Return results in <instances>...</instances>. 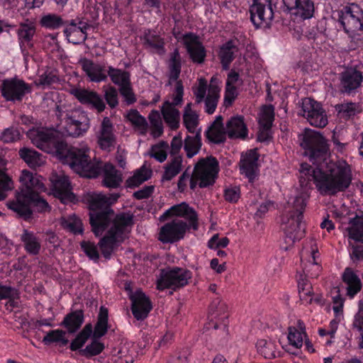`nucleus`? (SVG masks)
<instances>
[{"mask_svg":"<svg viewBox=\"0 0 363 363\" xmlns=\"http://www.w3.org/2000/svg\"><path fill=\"white\" fill-rule=\"evenodd\" d=\"M300 145L303 155L318 167L314 168L307 163L301 164L299 182L302 187H307L313 182L321 195L334 196L345 191L352 182L351 169L345 162H326L323 169L322 162L327 159L328 145L325 138L318 132L306 128L299 135Z\"/></svg>","mask_w":363,"mask_h":363,"instance_id":"obj_1","label":"nucleus"},{"mask_svg":"<svg viewBox=\"0 0 363 363\" xmlns=\"http://www.w3.org/2000/svg\"><path fill=\"white\" fill-rule=\"evenodd\" d=\"M119 194H111L108 196L101 194H88L86 201L89 208V223L96 236L109 229L99 242L103 256L108 259L118 244L123 241V235L129 226L133 225L132 214L121 213L115 215L111 206L119 198Z\"/></svg>","mask_w":363,"mask_h":363,"instance_id":"obj_2","label":"nucleus"},{"mask_svg":"<svg viewBox=\"0 0 363 363\" xmlns=\"http://www.w3.org/2000/svg\"><path fill=\"white\" fill-rule=\"evenodd\" d=\"M306 206V197L298 196L293 202V210L281 217V228L284 233V245L281 248L288 250L294 242L301 240L305 235L306 225L303 222V212Z\"/></svg>","mask_w":363,"mask_h":363,"instance_id":"obj_3","label":"nucleus"},{"mask_svg":"<svg viewBox=\"0 0 363 363\" xmlns=\"http://www.w3.org/2000/svg\"><path fill=\"white\" fill-rule=\"evenodd\" d=\"M57 157L63 164H67L74 172L84 177L96 178L102 169V163L92 162L85 149L68 147L67 143Z\"/></svg>","mask_w":363,"mask_h":363,"instance_id":"obj_4","label":"nucleus"},{"mask_svg":"<svg viewBox=\"0 0 363 363\" xmlns=\"http://www.w3.org/2000/svg\"><path fill=\"white\" fill-rule=\"evenodd\" d=\"M218 170V162L214 157L199 160L191 175L190 189L194 190L198 182L200 188L212 186L216 182Z\"/></svg>","mask_w":363,"mask_h":363,"instance_id":"obj_5","label":"nucleus"},{"mask_svg":"<svg viewBox=\"0 0 363 363\" xmlns=\"http://www.w3.org/2000/svg\"><path fill=\"white\" fill-rule=\"evenodd\" d=\"M27 135L35 147L57 157L66 143L50 130L33 128L28 131Z\"/></svg>","mask_w":363,"mask_h":363,"instance_id":"obj_6","label":"nucleus"},{"mask_svg":"<svg viewBox=\"0 0 363 363\" xmlns=\"http://www.w3.org/2000/svg\"><path fill=\"white\" fill-rule=\"evenodd\" d=\"M57 116L63 117L65 130L69 135L78 137L89 128V118L84 111L77 108L62 111L57 106Z\"/></svg>","mask_w":363,"mask_h":363,"instance_id":"obj_7","label":"nucleus"},{"mask_svg":"<svg viewBox=\"0 0 363 363\" xmlns=\"http://www.w3.org/2000/svg\"><path fill=\"white\" fill-rule=\"evenodd\" d=\"M9 209L16 213L17 216L24 220H28L31 218L33 206L38 212L43 213L50 211V206L48 203L40 196L39 194H35L24 201H9L7 203Z\"/></svg>","mask_w":363,"mask_h":363,"instance_id":"obj_8","label":"nucleus"},{"mask_svg":"<svg viewBox=\"0 0 363 363\" xmlns=\"http://www.w3.org/2000/svg\"><path fill=\"white\" fill-rule=\"evenodd\" d=\"M190 279L191 272L183 268L174 267L168 270H162L160 279L157 280V288L159 290H176L186 286Z\"/></svg>","mask_w":363,"mask_h":363,"instance_id":"obj_9","label":"nucleus"},{"mask_svg":"<svg viewBox=\"0 0 363 363\" xmlns=\"http://www.w3.org/2000/svg\"><path fill=\"white\" fill-rule=\"evenodd\" d=\"M338 21L347 33L363 30V11L356 4L337 11Z\"/></svg>","mask_w":363,"mask_h":363,"instance_id":"obj_10","label":"nucleus"},{"mask_svg":"<svg viewBox=\"0 0 363 363\" xmlns=\"http://www.w3.org/2000/svg\"><path fill=\"white\" fill-rule=\"evenodd\" d=\"M19 180L21 183L20 191L16 193V200L13 201H24L26 198L46 190L42 177L28 170L22 171Z\"/></svg>","mask_w":363,"mask_h":363,"instance_id":"obj_11","label":"nucleus"},{"mask_svg":"<svg viewBox=\"0 0 363 363\" xmlns=\"http://www.w3.org/2000/svg\"><path fill=\"white\" fill-rule=\"evenodd\" d=\"M250 13L251 21L257 28H269L275 16L271 0H253Z\"/></svg>","mask_w":363,"mask_h":363,"instance_id":"obj_12","label":"nucleus"},{"mask_svg":"<svg viewBox=\"0 0 363 363\" xmlns=\"http://www.w3.org/2000/svg\"><path fill=\"white\" fill-rule=\"evenodd\" d=\"M303 116L309 123L317 128H323L328 124V117L321 104L311 98L302 101Z\"/></svg>","mask_w":363,"mask_h":363,"instance_id":"obj_13","label":"nucleus"},{"mask_svg":"<svg viewBox=\"0 0 363 363\" xmlns=\"http://www.w3.org/2000/svg\"><path fill=\"white\" fill-rule=\"evenodd\" d=\"M188 224L182 220H174L161 227L158 240L162 243H174L183 239L190 229Z\"/></svg>","mask_w":363,"mask_h":363,"instance_id":"obj_14","label":"nucleus"},{"mask_svg":"<svg viewBox=\"0 0 363 363\" xmlns=\"http://www.w3.org/2000/svg\"><path fill=\"white\" fill-rule=\"evenodd\" d=\"M51 190L54 196L65 204L75 203L77 199L72 191L69 178L65 175L52 174L50 177Z\"/></svg>","mask_w":363,"mask_h":363,"instance_id":"obj_15","label":"nucleus"},{"mask_svg":"<svg viewBox=\"0 0 363 363\" xmlns=\"http://www.w3.org/2000/svg\"><path fill=\"white\" fill-rule=\"evenodd\" d=\"M1 91L2 96L6 101H21L23 96L30 91V88L23 80L9 79L3 81Z\"/></svg>","mask_w":363,"mask_h":363,"instance_id":"obj_16","label":"nucleus"},{"mask_svg":"<svg viewBox=\"0 0 363 363\" xmlns=\"http://www.w3.org/2000/svg\"><path fill=\"white\" fill-rule=\"evenodd\" d=\"M170 216L184 218L189 221L188 225L189 228L194 230H197L199 228L197 213L186 202L172 206L161 216L160 220H164Z\"/></svg>","mask_w":363,"mask_h":363,"instance_id":"obj_17","label":"nucleus"},{"mask_svg":"<svg viewBox=\"0 0 363 363\" xmlns=\"http://www.w3.org/2000/svg\"><path fill=\"white\" fill-rule=\"evenodd\" d=\"M170 216L184 218L189 221L188 225L189 228L194 230H197L199 228L197 213L186 202L172 206L161 216L160 220H164Z\"/></svg>","mask_w":363,"mask_h":363,"instance_id":"obj_18","label":"nucleus"},{"mask_svg":"<svg viewBox=\"0 0 363 363\" xmlns=\"http://www.w3.org/2000/svg\"><path fill=\"white\" fill-rule=\"evenodd\" d=\"M363 82V74L354 67H348L340 74V91L351 94L360 87Z\"/></svg>","mask_w":363,"mask_h":363,"instance_id":"obj_19","label":"nucleus"},{"mask_svg":"<svg viewBox=\"0 0 363 363\" xmlns=\"http://www.w3.org/2000/svg\"><path fill=\"white\" fill-rule=\"evenodd\" d=\"M184 45L194 63L202 64L206 57V50L199 37L193 33H187L182 36Z\"/></svg>","mask_w":363,"mask_h":363,"instance_id":"obj_20","label":"nucleus"},{"mask_svg":"<svg viewBox=\"0 0 363 363\" xmlns=\"http://www.w3.org/2000/svg\"><path fill=\"white\" fill-rule=\"evenodd\" d=\"M130 299L133 316L138 320L146 318L152 308L149 298L142 291L138 290L130 296Z\"/></svg>","mask_w":363,"mask_h":363,"instance_id":"obj_21","label":"nucleus"},{"mask_svg":"<svg viewBox=\"0 0 363 363\" xmlns=\"http://www.w3.org/2000/svg\"><path fill=\"white\" fill-rule=\"evenodd\" d=\"M70 93L82 104L91 106L101 113L104 111L106 105L101 96L96 91L85 89L74 88Z\"/></svg>","mask_w":363,"mask_h":363,"instance_id":"obj_22","label":"nucleus"},{"mask_svg":"<svg viewBox=\"0 0 363 363\" xmlns=\"http://www.w3.org/2000/svg\"><path fill=\"white\" fill-rule=\"evenodd\" d=\"M286 11L301 19H309L315 12L314 2L312 0H288L284 5Z\"/></svg>","mask_w":363,"mask_h":363,"instance_id":"obj_23","label":"nucleus"},{"mask_svg":"<svg viewBox=\"0 0 363 363\" xmlns=\"http://www.w3.org/2000/svg\"><path fill=\"white\" fill-rule=\"evenodd\" d=\"M98 144L101 149L111 152L116 143V138L113 134V126L108 117L102 120L100 130L97 134Z\"/></svg>","mask_w":363,"mask_h":363,"instance_id":"obj_24","label":"nucleus"},{"mask_svg":"<svg viewBox=\"0 0 363 363\" xmlns=\"http://www.w3.org/2000/svg\"><path fill=\"white\" fill-rule=\"evenodd\" d=\"M36 33L35 23L28 19L19 23L16 30L19 46L22 52L33 47V40Z\"/></svg>","mask_w":363,"mask_h":363,"instance_id":"obj_25","label":"nucleus"},{"mask_svg":"<svg viewBox=\"0 0 363 363\" xmlns=\"http://www.w3.org/2000/svg\"><path fill=\"white\" fill-rule=\"evenodd\" d=\"M259 155L255 150L247 151L240 160V172L252 183L257 174Z\"/></svg>","mask_w":363,"mask_h":363,"instance_id":"obj_26","label":"nucleus"},{"mask_svg":"<svg viewBox=\"0 0 363 363\" xmlns=\"http://www.w3.org/2000/svg\"><path fill=\"white\" fill-rule=\"evenodd\" d=\"M79 63L91 82H100L107 79V74L104 66L86 58L81 60Z\"/></svg>","mask_w":363,"mask_h":363,"instance_id":"obj_27","label":"nucleus"},{"mask_svg":"<svg viewBox=\"0 0 363 363\" xmlns=\"http://www.w3.org/2000/svg\"><path fill=\"white\" fill-rule=\"evenodd\" d=\"M227 135L230 139H245L247 137V128L244 118L240 116H233L226 123Z\"/></svg>","mask_w":363,"mask_h":363,"instance_id":"obj_28","label":"nucleus"},{"mask_svg":"<svg viewBox=\"0 0 363 363\" xmlns=\"http://www.w3.org/2000/svg\"><path fill=\"white\" fill-rule=\"evenodd\" d=\"M223 120L221 116H218L206 133V138L215 144L223 143L226 140L227 130L223 126Z\"/></svg>","mask_w":363,"mask_h":363,"instance_id":"obj_29","label":"nucleus"},{"mask_svg":"<svg viewBox=\"0 0 363 363\" xmlns=\"http://www.w3.org/2000/svg\"><path fill=\"white\" fill-rule=\"evenodd\" d=\"M103 185L107 188L116 189L123 182L122 174L111 163H106L103 167Z\"/></svg>","mask_w":363,"mask_h":363,"instance_id":"obj_30","label":"nucleus"},{"mask_svg":"<svg viewBox=\"0 0 363 363\" xmlns=\"http://www.w3.org/2000/svg\"><path fill=\"white\" fill-rule=\"evenodd\" d=\"M21 240L28 255L35 256L40 253L41 249L40 240L33 232L24 228L21 235Z\"/></svg>","mask_w":363,"mask_h":363,"instance_id":"obj_31","label":"nucleus"},{"mask_svg":"<svg viewBox=\"0 0 363 363\" xmlns=\"http://www.w3.org/2000/svg\"><path fill=\"white\" fill-rule=\"evenodd\" d=\"M342 279L347 285V294L350 297H353L361 290V280L351 268L347 267L345 269Z\"/></svg>","mask_w":363,"mask_h":363,"instance_id":"obj_32","label":"nucleus"},{"mask_svg":"<svg viewBox=\"0 0 363 363\" xmlns=\"http://www.w3.org/2000/svg\"><path fill=\"white\" fill-rule=\"evenodd\" d=\"M18 155L31 168L41 167L45 163L42 154L33 148L26 147L20 148Z\"/></svg>","mask_w":363,"mask_h":363,"instance_id":"obj_33","label":"nucleus"},{"mask_svg":"<svg viewBox=\"0 0 363 363\" xmlns=\"http://www.w3.org/2000/svg\"><path fill=\"white\" fill-rule=\"evenodd\" d=\"M335 108L337 112L338 117L345 121L353 119L362 112L361 106L359 103L352 101L338 104Z\"/></svg>","mask_w":363,"mask_h":363,"instance_id":"obj_34","label":"nucleus"},{"mask_svg":"<svg viewBox=\"0 0 363 363\" xmlns=\"http://www.w3.org/2000/svg\"><path fill=\"white\" fill-rule=\"evenodd\" d=\"M83 322V311L77 310L67 314L60 325L65 328L69 333H74L80 328Z\"/></svg>","mask_w":363,"mask_h":363,"instance_id":"obj_35","label":"nucleus"},{"mask_svg":"<svg viewBox=\"0 0 363 363\" xmlns=\"http://www.w3.org/2000/svg\"><path fill=\"white\" fill-rule=\"evenodd\" d=\"M238 51L233 40H230L224 43L220 48L218 57L223 69H228L230 63L235 59V53Z\"/></svg>","mask_w":363,"mask_h":363,"instance_id":"obj_36","label":"nucleus"},{"mask_svg":"<svg viewBox=\"0 0 363 363\" xmlns=\"http://www.w3.org/2000/svg\"><path fill=\"white\" fill-rule=\"evenodd\" d=\"M161 111L164 121L171 129H177L179 126V111L173 107L169 101H166L163 104Z\"/></svg>","mask_w":363,"mask_h":363,"instance_id":"obj_37","label":"nucleus"},{"mask_svg":"<svg viewBox=\"0 0 363 363\" xmlns=\"http://www.w3.org/2000/svg\"><path fill=\"white\" fill-rule=\"evenodd\" d=\"M182 157L177 156L170 157V161L164 167V171L162 177V181H170L176 177L182 170Z\"/></svg>","mask_w":363,"mask_h":363,"instance_id":"obj_38","label":"nucleus"},{"mask_svg":"<svg viewBox=\"0 0 363 363\" xmlns=\"http://www.w3.org/2000/svg\"><path fill=\"white\" fill-rule=\"evenodd\" d=\"M195 133V135H187L184 139V149L186 152L187 157L189 158L196 155L201 147V130H199Z\"/></svg>","mask_w":363,"mask_h":363,"instance_id":"obj_39","label":"nucleus"},{"mask_svg":"<svg viewBox=\"0 0 363 363\" xmlns=\"http://www.w3.org/2000/svg\"><path fill=\"white\" fill-rule=\"evenodd\" d=\"M169 68V84H171V81H179L178 79L182 69L181 57L177 48L174 49L170 54Z\"/></svg>","mask_w":363,"mask_h":363,"instance_id":"obj_40","label":"nucleus"},{"mask_svg":"<svg viewBox=\"0 0 363 363\" xmlns=\"http://www.w3.org/2000/svg\"><path fill=\"white\" fill-rule=\"evenodd\" d=\"M350 227L347 228L349 238L363 243V217L356 216L350 220Z\"/></svg>","mask_w":363,"mask_h":363,"instance_id":"obj_41","label":"nucleus"},{"mask_svg":"<svg viewBox=\"0 0 363 363\" xmlns=\"http://www.w3.org/2000/svg\"><path fill=\"white\" fill-rule=\"evenodd\" d=\"M108 330V309L104 306L100 308L97 322L95 325L93 337L95 339L104 336Z\"/></svg>","mask_w":363,"mask_h":363,"instance_id":"obj_42","label":"nucleus"},{"mask_svg":"<svg viewBox=\"0 0 363 363\" xmlns=\"http://www.w3.org/2000/svg\"><path fill=\"white\" fill-rule=\"evenodd\" d=\"M109 76L111 82L121 88L130 82V74L128 72L109 66L107 77Z\"/></svg>","mask_w":363,"mask_h":363,"instance_id":"obj_43","label":"nucleus"},{"mask_svg":"<svg viewBox=\"0 0 363 363\" xmlns=\"http://www.w3.org/2000/svg\"><path fill=\"white\" fill-rule=\"evenodd\" d=\"M61 226L74 234H80L83 232L82 223L79 218L74 214L60 219Z\"/></svg>","mask_w":363,"mask_h":363,"instance_id":"obj_44","label":"nucleus"},{"mask_svg":"<svg viewBox=\"0 0 363 363\" xmlns=\"http://www.w3.org/2000/svg\"><path fill=\"white\" fill-rule=\"evenodd\" d=\"M127 118L141 135L146 134L148 128L147 122L136 109L130 110L127 114Z\"/></svg>","mask_w":363,"mask_h":363,"instance_id":"obj_45","label":"nucleus"},{"mask_svg":"<svg viewBox=\"0 0 363 363\" xmlns=\"http://www.w3.org/2000/svg\"><path fill=\"white\" fill-rule=\"evenodd\" d=\"M256 346L258 352L264 358L273 359L276 357L277 347L273 341L264 339L259 340Z\"/></svg>","mask_w":363,"mask_h":363,"instance_id":"obj_46","label":"nucleus"},{"mask_svg":"<svg viewBox=\"0 0 363 363\" xmlns=\"http://www.w3.org/2000/svg\"><path fill=\"white\" fill-rule=\"evenodd\" d=\"M152 171L145 167L140 168L134 175L126 180V186L135 188L151 177Z\"/></svg>","mask_w":363,"mask_h":363,"instance_id":"obj_47","label":"nucleus"},{"mask_svg":"<svg viewBox=\"0 0 363 363\" xmlns=\"http://www.w3.org/2000/svg\"><path fill=\"white\" fill-rule=\"evenodd\" d=\"M228 306L219 297L215 298L209 306V314L212 318H227Z\"/></svg>","mask_w":363,"mask_h":363,"instance_id":"obj_48","label":"nucleus"},{"mask_svg":"<svg viewBox=\"0 0 363 363\" xmlns=\"http://www.w3.org/2000/svg\"><path fill=\"white\" fill-rule=\"evenodd\" d=\"M92 333V325L91 323L86 324L82 330L77 335L70 344V350L76 351L80 349L86 342L88 338Z\"/></svg>","mask_w":363,"mask_h":363,"instance_id":"obj_49","label":"nucleus"},{"mask_svg":"<svg viewBox=\"0 0 363 363\" xmlns=\"http://www.w3.org/2000/svg\"><path fill=\"white\" fill-rule=\"evenodd\" d=\"M40 23L43 27L52 30L57 29L66 23L60 16L56 14L43 16Z\"/></svg>","mask_w":363,"mask_h":363,"instance_id":"obj_50","label":"nucleus"},{"mask_svg":"<svg viewBox=\"0 0 363 363\" xmlns=\"http://www.w3.org/2000/svg\"><path fill=\"white\" fill-rule=\"evenodd\" d=\"M218 92L219 89L217 86L210 88L209 93L205 99L206 112L208 114L213 113L216 108L219 98Z\"/></svg>","mask_w":363,"mask_h":363,"instance_id":"obj_51","label":"nucleus"},{"mask_svg":"<svg viewBox=\"0 0 363 363\" xmlns=\"http://www.w3.org/2000/svg\"><path fill=\"white\" fill-rule=\"evenodd\" d=\"M274 119V108L272 105H266L263 107L262 113L259 120L262 128L270 129Z\"/></svg>","mask_w":363,"mask_h":363,"instance_id":"obj_52","label":"nucleus"},{"mask_svg":"<svg viewBox=\"0 0 363 363\" xmlns=\"http://www.w3.org/2000/svg\"><path fill=\"white\" fill-rule=\"evenodd\" d=\"M104 349V345L96 340H92L84 349L79 350L81 355L89 358L100 354Z\"/></svg>","mask_w":363,"mask_h":363,"instance_id":"obj_53","label":"nucleus"},{"mask_svg":"<svg viewBox=\"0 0 363 363\" xmlns=\"http://www.w3.org/2000/svg\"><path fill=\"white\" fill-rule=\"evenodd\" d=\"M144 40L145 43L150 47L158 51L162 50V52H164V41L160 35L151 34L150 33H145Z\"/></svg>","mask_w":363,"mask_h":363,"instance_id":"obj_54","label":"nucleus"},{"mask_svg":"<svg viewBox=\"0 0 363 363\" xmlns=\"http://www.w3.org/2000/svg\"><path fill=\"white\" fill-rule=\"evenodd\" d=\"M20 131L13 127L6 128L0 136V140L5 143H13L20 140Z\"/></svg>","mask_w":363,"mask_h":363,"instance_id":"obj_55","label":"nucleus"},{"mask_svg":"<svg viewBox=\"0 0 363 363\" xmlns=\"http://www.w3.org/2000/svg\"><path fill=\"white\" fill-rule=\"evenodd\" d=\"M183 121L188 131L194 133L199 125V115L196 112L183 114Z\"/></svg>","mask_w":363,"mask_h":363,"instance_id":"obj_56","label":"nucleus"},{"mask_svg":"<svg viewBox=\"0 0 363 363\" xmlns=\"http://www.w3.org/2000/svg\"><path fill=\"white\" fill-rule=\"evenodd\" d=\"M104 88V98L108 104V106L113 108L116 107L118 104V91L117 89L112 86H108Z\"/></svg>","mask_w":363,"mask_h":363,"instance_id":"obj_57","label":"nucleus"},{"mask_svg":"<svg viewBox=\"0 0 363 363\" xmlns=\"http://www.w3.org/2000/svg\"><path fill=\"white\" fill-rule=\"evenodd\" d=\"M303 335L298 329L294 327L289 328L288 340L289 343L296 348H300L303 345Z\"/></svg>","mask_w":363,"mask_h":363,"instance_id":"obj_58","label":"nucleus"},{"mask_svg":"<svg viewBox=\"0 0 363 363\" xmlns=\"http://www.w3.org/2000/svg\"><path fill=\"white\" fill-rule=\"evenodd\" d=\"M298 288L300 298L301 300L307 301V298L312 296L313 287L311 283L305 279H300L298 281Z\"/></svg>","mask_w":363,"mask_h":363,"instance_id":"obj_59","label":"nucleus"},{"mask_svg":"<svg viewBox=\"0 0 363 363\" xmlns=\"http://www.w3.org/2000/svg\"><path fill=\"white\" fill-rule=\"evenodd\" d=\"M119 92L124 98L125 101L128 105L134 104L137 100L133 91L130 82L128 84H126V85L119 88Z\"/></svg>","mask_w":363,"mask_h":363,"instance_id":"obj_60","label":"nucleus"},{"mask_svg":"<svg viewBox=\"0 0 363 363\" xmlns=\"http://www.w3.org/2000/svg\"><path fill=\"white\" fill-rule=\"evenodd\" d=\"M81 247L84 253L91 259L96 260L99 257V254L96 246L90 242L83 241L81 242Z\"/></svg>","mask_w":363,"mask_h":363,"instance_id":"obj_61","label":"nucleus"},{"mask_svg":"<svg viewBox=\"0 0 363 363\" xmlns=\"http://www.w3.org/2000/svg\"><path fill=\"white\" fill-rule=\"evenodd\" d=\"M207 89V82L205 79H200L199 80V86L194 91L195 95V101L196 104L201 103L206 96Z\"/></svg>","mask_w":363,"mask_h":363,"instance_id":"obj_62","label":"nucleus"},{"mask_svg":"<svg viewBox=\"0 0 363 363\" xmlns=\"http://www.w3.org/2000/svg\"><path fill=\"white\" fill-rule=\"evenodd\" d=\"M238 92L237 89L234 85L230 84L229 82H226V88L224 97V104L225 106H230L237 97Z\"/></svg>","mask_w":363,"mask_h":363,"instance_id":"obj_63","label":"nucleus"},{"mask_svg":"<svg viewBox=\"0 0 363 363\" xmlns=\"http://www.w3.org/2000/svg\"><path fill=\"white\" fill-rule=\"evenodd\" d=\"M58 80L59 79L54 72H45L39 77L38 84L42 86H50L57 82Z\"/></svg>","mask_w":363,"mask_h":363,"instance_id":"obj_64","label":"nucleus"}]
</instances>
